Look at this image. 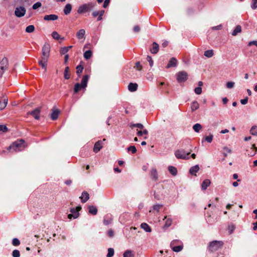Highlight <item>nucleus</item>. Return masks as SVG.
I'll return each instance as SVG.
<instances>
[{
	"instance_id": "2",
	"label": "nucleus",
	"mask_w": 257,
	"mask_h": 257,
	"mask_svg": "<svg viewBox=\"0 0 257 257\" xmlns=\"http://www.w3.org/2000/svg\"><path fill=\"white\" fill-rule=\"evenodd\" d=\"M224 242L222 241L214 240L209 243L208 249L210 252H215L221 248Z\"/></svg>"
},
{
	"instance_id": "38",
	"label": "nucleus",
	"mask_w": 257,
	"mask_h": 257,
	"mask_svg": "<svg viewBox=\"0 0 257 257\" xmlns=\"http://www.w3.org/2000/svg\"><path fill=\"white\" fill-rule=\"evenodd\" d=\"M199 107V104L197 101H194L192 102L191 106V110L194 111L197 110Z\"/></svg>"
},
{
	"instance_id": "51",
	"label": "nucleus",
	"mask_w": 257,
	"mask_h": 257,
	"mask_svg": "<svg viewBox=\"0 0 257 257\" xmlns=\"http://www.w3.org/2000/svg\"><path fill=\"white\" fill-rule=\"evenodd\" d=\"M12 255L13 257H20V253L19 250L15 249L12 252Z\"/></svg>"
},
{
	"instance_id": "29",
	"label": "nucleus",
	"mask_w": 257,
	"mask_h": 257,
	"mask_svg": "<svg viewBox=\"0 0 257 257\" xmlns=\"http://www.w3.org/2000/svg\"><path fill=\"white\" fill-rule=\"evenodd\" d=\"M137 88L138 84L137 83H130L128 85V89L131 92L136 91Z\"/></svg>"
},
{
	"instance_id": "12",
	"label": "nucleus",
	"mask_w": 257,
	"mask_h": 257,
	"mask_svg": "<svg viewBox=\"0 0 257 257\" xmlns=\"http://www.w3.org/2000/svg\"><path fill=\"white\" fill-rule=\"evenodd\" d=\"M41 111L40 108H37L34 110L29 112L28 114L32 115L35 119H39L40 118V113Z\"/></svg>"
},
{
	"instance_id": "22",
	"label": "nucleus",
	"mask_w": 257,
	"mask_h": 257,
	"mask_svg": "<svg viewBox=\"0 0 257 257\" xmlns=\"http://www.w3.org/2000/svg\"><path fill=\"white\" fill-rule=\"evenodd\" d=\"M72 8V5L70 4H67L66 5L63 9L64 14L66 15H69L71 12Z\"/></svg>"
},
{
	"instance_id": "11",
	"label": "nucleus",
	"mask_w": 257,
	"mask_h": 257,
	"mask_svg": "<svg viewBox=\"0 0 257 257\" xmlns=\"http://www.w3.org/2000/svg\"><path fill=\"white\" fill-rule=\"evenodd\" d=\"M106 140L104 139L103 140H99L96 142L93 147V151L95 153H98L102 148L103 145H104V142Z\"/></svg>"
},
{
	"instance_id": "45",
	"label": "nucleus",
	"mask_w": 257,
	"mask_h": 257,
	"mask_svg": "<svg viewBox=\"0 0 257 257\" xmlns=\"http://www.w3.org/2000/svg\"><path fill=\"white\" fill-rule=\"evenodd\" d=\"M35 31V27L34 25H29L26 28V32L29 33H32Z\"/></svg>"
},
{
	"instance_id": "7",
	"label": "nucleus",
	"mask_w": 257,
	"mask_h": 257,
	"mask_svg": "<svg viewBox=\"0 0 257 257\" xmlns=\"http://www.w3.org/2000/svg\"><path fill=\"white\" fill-rule=\"evenodd\" d=\"M188 78V74L185 71H180L176 74V79L179 83L184 82Z\"/></svg>"
},
{
	"instance_id": "47",
	"label": "nucleus",
	"mask_w": 257,
	"mask_h": 257,
	"mask_svg": "<svg viewBox=\"0 0 257 257\" xmlns=\"http://www.w3.org/2000/svg\"><path fill=\"white\" fill-rule=\"evenodd\" d=\"M127 151L131 152L132 154H135L137 152V149L135 146H131L127 148Z\"/></svg>"
},
{
	"instance_id": "27",
	"label": "nucleus",
	"mask_w": 257,
	"mask_h": 257,
	"mask_svg": "<svg viewBox=\"0 0 257 257\" xmlns=\"http://www.w3.org/2000/svg\"><path fill=\"white\" fill-rule=\"evenodd\" d=\"M71 74L70 72V69L68 66L65 67L64 71V77L65 79H69L70 78Z\"/></svg>"
},
{
	"instance_id": "6",
	"label": "nucleus",
	"mask_w": 257,
	"mask_h": 257,
	"mask_svg": "<svg viewBox=\"0 0 257 257\" xmlns=\"http://www.w3.org/2000/svg\"><path fill=\"white\" fill-rule=\"evenodd\" d=\"M9 60L7 57L0 59V77H2L4 72L8 69Z\"/></svg>"
},
{
	"instance_id": "61",
	"label": "nucleus",
	"mask_w": 257,
	"mask_h": 257,
	"mask_svg": "<svg viewBox=\"0 0 257 257\" xmlns=\"http://www.w3.org/2000/svg\"><path fill=\"white\" fill-rule=\"evenodd\" d=\"M111 256H112V248H109L108 249V253L107 254V257Z\"/></svg>"
},
{
	"instance_id": "43",
	"label": "nucleus",
	"mask_w": 257,
	"mask_h": 257,
	"mask_svg": "<svg viewBox=\"0 0 257 257\" xmlns=\"http://www.w3.org/2000/svg\"><path fill=\"white\" fill-rule=\"evenodd\" d=\"M250 133L253 136H257V126L253 125L250 130Z\"/></svg>"
},
{
	"instance_id": "24",
	"label": "nucleus",
	"mask_w": 257,
	"mask_h": 257,
	"mask_svg": "<svg viewBox=\"0 0 257 257\" xmlns=\"http://www.w3.org/2000/svg\"><path fill=\"white\" fill-rule=\"evenodd\" d=\"M89 75H84L81 80V84L84 88L87 86V82L89 79Z\"/></svg>"
},
{
	"instance_id": "21",
	"label": "nucleus",
	"mask_w": 257,
	"mask_h": 257,
	"mask_svg": "<svg viewBox=\"0 0 257 257\" xmlns=\"http://www.w3.org/2000/svg\"><path fill=\"white\" fill-rule=\"evenodd\" d=\"M150 175L152 179L154 181H157L158 179V172L156 169L153 168L151 170Z\"/></svg>"
},
{
	"instance_id": "50",
	"label": "nucleus",
	"mask_w": 257,
	"mask_h": 257,
	"mask_svg": "<svg viewBox=\"0 0 257 257\" xmlns=\"http://www.w3.org/2000/svg\"><path fill=\"white\" fill-rule=\"evenodd\" d=\"M52 36L54 39L56 40H59L60 37L59 34L56 31L52 32Z\"/></svg>"
},
{
	"instance_id": "57",
	"label": "nucleus",
	"mask_w": 257,
	"mask_h": 257,
	"mask_svg": "<svg viewBox=\"0 0 257 257\" xmlns=\"http://www.w3.org/2000/svg\"><path fill=\"white\" fill-rule=\"evenodd\" d=\"M163 207V205L156 204L153 206V209L157 211H159L160 209Z\"/></svg>"
},
{
	"instance_id": "14",
	"label": "nucleus",
	"mask_w": 257,
	"mask_h": 257,
	"mask_svg": "<svg viewBox=\"0 0 257 257\" xmlns=\"http://www.w3.org/2000/svg\"><path fill=\"white\" fill-rule=\"evenodd\" d=\"M80 198L81 199V202L84 203L89 199V195L86 191H84L82 193L81 196Z\"/></svg>"
},
{
	"instance_id": "44",
	"label": "nucleus",
	"mask_w": 257,
	"mask_h": 257,
	"mask_svg": "<svg viewBox=\"0 0 257 257\" xmlns=\"http://www.w3.org/2000/svg\"><path fill=\"white\" fill-rule=\"evenodd\" d=\"M201 128H202V126L199 123H196L193 126V130H194V131L195 132H197V133H198L200 131Z\"/></svg>"
},
{
	"instance_id": "20",
	"label": "nucleus",
	"mask_w": 257,
	"mask_h": 257,
	"mask_svg": "<svg viewBox=\"0 0 257 257\" xmlns=\"http://www.w3.org/2000/svg\"><path fill=\"white\" fill-rule=\"evenodd\" d=\"M210 184L211 181L209 179H206L204 180L201 184L202 190H205L210 186Z\"/></svg>"
},
{
	"instance_id": "64",
	"label": "nucleus",
	"mask_w": 257,
	"mask_h": 257,
	"mask_svg": "<svg viewBox=\"0 0 257 257\" xmlns=\"http://www.w3.org/2000/svg\"><path fill=\"white\" fill-rule=\"evenodd\" d=\"M140 28L139 26H136L134 27V31L135 32L138 33V32H140Z\"/></svg>"
},
{
	"instance_id": "55",
	"label": "nucleus",
	"mask_w": 257,
	"mask_h": 257,
	"mask_svg": "<svg viewBox=\"0 0 257 257\" xmlns=\"http://www.w3.org/2000/svg\"><path fill=\"white\" fill-rule=\"evenodd\" d=\"M8 130V127L5 125H0V132H7Z\"/></svg>"
},
{
	"instance_id": "32",
	"label": "nucleus",
	"mask_w": 257,
	"mask_h": 257,
	"mask_svg": "<svg viewBox=\"0 0 257 257\" xmlns=\"http://www.w3.org/2000/svg\"><path fill=\"white\" fill-rule=\"evenodd\" d=\"M168 170L170 174H171L174 176H176L178 172L176 168L172 166L168 167Z\"/></svg>"
},
{
	"instance_id": "59",
	"label": "nucleus",
	"mask_w": 257,
	"mask_h": 257,
	"mask_svg": "<svg viewBox=\"0 0 257 257\" xmlns=\"http://www.w3.org/2000/svg\"><path fill=\"white\" fill-rule=\"evenodd\" d=\"M135 67L136 68L137 70H139V71L141 70L142 68V65H141L140 62H137L136 63V65H135Z\"/></svg>"
},
{
	"instance_id": "3",
	"label": "nucleus",
	"mask_w": 257,
	"mask_h": 257,
	"mask_svg": "<svg viewBox=\"0 0 257 257\" xmlns=\"http://www.w3.org/2000/svg\"><path fill=\"white\" fill-rule=\"evenodd\" d=\"M170 247L174 251L178 252L183 249V244L181 240L174 239L171 242Z\"/></svg>"
},
{
	"instance_id": "37",
	"label": "nucleus",
	"mask_w": 257,
	"mask_h": 257,
	"mask_svg": "<svg viewBox=\"0 0 257 257\" xmlns=\"http://www.w3.org/2000/svg\"><path fill=\"white\" fill-rule=\"evenodd\" d=\"M84 69L83 65L80 64L76 67V73L78 75V77L80 76L81 73L82 72L83 70Z\"/></svg>"
},
{
	"instance_id": "48",
	"label": "nucleus",
	"mask_w": 257,
	"mask_h": 257,
	"mask_svg": "<svg viewBox=\"0 0 257 257\" xmlns=\"http://www.w3.org/2000/svg\"><path fill=\"white\" fill-rule=\"evenodd\" d=\"M12 244L14 246H18L20 244V241L18 238H15L12 240Z\"/></svg>"
},
{
	"instance_id": "4",
	"label": "nucleus",
	"mask_w": 257,
	"mask_h": 257,
	"mask_svg": "<svg viewBox=\"0 0 257 257\" xmlns=\"http://www.w3.org/2000/svg\"><path fill=\"white\" fill-rule=\"evenodd\" d=\"M94 7V5L91 3L84 4L80 6L77 10L79 14H82L91 11Z\"/></svg>"
},
{
	"instance_id": "58",
	"label": "nucleus",
	"mask_w": 257,
	"mask_h": 257,
	"mask_svg": "<svg viewBox=\"0 0 257 257\" xmlns=\"http://www.w3.org/2000/svg\"><path fill=\"white\" fill-rule=\"evenodd\" d=\"M147 60L149 62L150 66L152 67L153 65V60L152 57L150 56H148L147 57Z\"/></svg>"
},
{
	"instance_id": "39",
	"label": "nucleus",
	"mask_w": 257,
	"mask_h": 257,
	"mask_svg": "<svg viewBox=\"0 0 257 257\" xmlns=\"http://www.w3.org/2000/svg\"><path fill=\"white\" fill-rule=\"evenodd\" d=\"M164 219H166L164 227H169L172 224V220L171 218L165 216Z\"/></svg>"
},
{
	"instance_id": "16",
	"label": "nucleus",
	"mask_w": 257,
	"mask_h": 257,
	"mask_svg": "<svg viewBox=\"0 0 257 257\" xmlns=\"http://www.w3.org/2000/svg\"><path fill=\"white\" fill-rule=\"evenodd\" d=\"M112 221V215L111 214H107L104 217L103 219V223L107 225L109 224Z\"/></svg>"
},
{
	"instance_id": "63",
	"label": "nucleus",
	"mask_w": 257,
	"mask_h": 257,
	"mask_svg": "<svg viewBox=\"0 0 257 257\" xmlns=\"http://www.w3.org/2000/svg\"><path fill=\"white\" fill-rule=\"evenodd\" d=\"M221 28H222V25H218L217 26L213 27L212 28V29L214 30H219L221 29Z\"/></svg>"
},
{
	"instance_id": "56",
	"label": "nucleus",
	"mask_w": 257,
	"mask_h": 257,
	"mask_svg": "<svg viewBox=\"0 0 257 257\" xmlns=\"http://www.w3.org/2000/svg\"><path fill=\"white\" fill-rule=\"evenodd\" d=\"M194 92L196 94H200L202 93V88L201 87H197L194 89Z\"/></svg>"
},
{
	"instance_id": "17",
	"label": "nucleus",
	"mask_w": 257,
	"mask_h": 257,
	"mask_svg": "<svg viewBox=\"0 0 257 257\" xmlns=\"http://www.w3.org/2000/svg\"><path fill=\"white\" fill-rule=\"evenodd\" d=\"M177 59L173 57L170 60L168 64H167V68H169L171 67H176L177 66Z\"/></svg>"
},
{
	"instance_id": "35",
	"label": "nucleus",
	"mask_w": 257,
	"mask_h": 257,
	"mask_svg": "<svg viewBox=\"0 0 257 257\" xmlns=\"http://www.w3.org/2000/svg\"><path fill=\"white\" fill-rule=\"evenodd\" d=\"M82 88H84L81 84L77 83L75 84L74 87V93H78Z\"/></svg>"
},
{
	"instance_id": "8",
	"label": "nucleus",
	"mask_w": 257,
	"mask_h": 257,
	"mask_svg": "<svg viewBox=\"0 0 257 257\" xmlns=\"http://www.w3.org/2000/svg\"><path fill=\"white\" fill-rule=\"evenodd\" d=\"M81 209V206H77L76 208H72L70 209L71 213L68 214V218L70 219L72 218L76 219L79 215V211Z\"/></svg>"
},
{
	"instance_id": "9",
	"label": "nucleus",
	"mask_w": 257,
	"mask_h": 257,
	"mask_svg": "<svg viewBox=\"0 0 257 257\" xmlns=\"http://www.w3.org/2000/svg\"><path fill=\"white\" fill-rule=\"evenodd\" d=\"M26 10L24 7H17L15 10V15L18 18H21L25 16Z\"/></svg>"
},
{
	"instance_id": "41",
	"label": "nucleus",
	"mask_w": 257,
	"mask_h": 257,
	"mask_svg": "<svg viewBox=\"0 0 257 257\" xmlns=\"http://www.w3.org/2000/svg\"><path fill=\"white\" fill-rule=\"evenodd\" d=\"M92 51L91 50H87L84 53V57L85 59L88 60L92 56Z\"/></svg>"
},
{
	"instance_id": "40",
	"label": "nucleus",
	"mask_w": 257,
	"mask_h": 257,
	"mask_svg": "<svg viewBox=\"0 0 257 257\" xmlns=\"http://www.w3.org/2000/svg\"><path fill=\"white\" fill-rule=\"evenodd\" d=\"M214 55V52L213 50H208L205 51L204 53V55L207 58H211Z\"/></svg>"
},
{
	"instance_id": "52",
	"label": "nucleus",
	"mask_w": 257,
	"mask_h": 257,
	"mask_svg": "<svg viewBox=\"0 0 257 257\" xmlns=\"http://www.w3.org/2000/svg\"><path fill=\"white\" fill-rule=\"evenodd\" d=\"M42 6V4L40 2H37L36 3L34 4L32 6V9L33 10H36L39 8H40Z\"/></svg>"
},
{
	"instance_id": "34",
	"label": "nucleus",
	"mask_w": 257,
	"mask_h": 257,
	"mask_svg": "<svg viewBox=\"0 0 257 257\" xmlns=\"http://www.w3.org/2000/svg\"><path fill=\"white\" fill-rule=\"evenodd\" d=\"M241 31V27L240 25H237L232 32V35L233 36H236L238 33Z\"/></svg>"
},
{
	"instance_id": "23",
	"label": "nucleus",
	"mask_w": 257,
	"mask_h": 257,
	"mask_svg": "<svg viewBox=\"0 0 257 257\" xmlns=\"http://www.w3.org/2000/svg\"><path fill=\"white\" fill-rule=\"evenodd\" d=\"M199 170V167L198 165H196L193 167H192L189 170L190 173L194 176H196V173Z\"/></svg>"
},
{
	"instance_id": "1",
	"label": "nucleus",
	"mask_w": 257,
	"mask_h": 257,
	"mask_svg": "<svg viewBox=\"0 0 257 257\" xmlns=\"http://www.w3.org/2000/svg\"><path fill=\"white\" fill-rule=\"evenodd\" d=\"M24 142L22 139L17 140L9 146L8 150L15 152L21 151L24 148Z\"/></svg>"
},
{
	"instance_id": "42",
	"label": "nucleus",
	"mask_w": 257,
	"mask_h": 257,
	"mask_svg": "<svg viewBox=\"0 0 257 257\" xmlns=\"http://www.w3.org/2000/svg\"><path fill=\"white\" fill-rule=\"evenodd\" d=\"M8 103V99H4L3 101H0V110L4 109Z\"/></svg>"
},
{
	"instance_id": "15",
	"label": "nucleus",
	"mask_w": 257,
	"mask_h": 257,
	"mask_svg": "<svg viewBox=\"0 0 257 257\" xmlns=\"http://www.w3.org/2000/svg\"><path fill=\"white\" fill-rule=\"evenodd\" d=\"M142 129H140V130L137 129V135L138 136H142L143 135H145V136L144 137V139H147L148 138L147 135L148 134V131L146 129H144L143 131H142Z\"/></svg>"
},
{
	"instance_id": "13",
	"label": "nucleus",
	"mask_w": 257,
	"mask_h": 257,
	"mask_svg": "<svg viewBox=\"0 0 257 257\" xmlns=\"http://www.w3.org/2000/svg\"><path fill=\"white\" fill-rule=\"evenodd\" d=\"M159 50V45L156 42H153L152 47L150 48V52L152 54H156Z\"/></svg>"
},
{
	"instance_id": "60",
	"label": "nucleus",
	"mask_w": 257,
	"mask_h": 257,
	"mask_svg": "<svg viewBox=\"0 0 257 257\" xmlns=\"http://www.w3.org/2000/svg\"><path fill=\"white\" fill-rule=\"evenodd\" d=\"M69 50H68V48L66 47H64L62 48H61L60 50V53L62 54H65L68 52Z\"/></svg>"
},
{
	"instance_id": "26",
	"label": "nucleus",
	"mask_w": 257,
	"mask_h": 257,
	"mask_svg": "<svg viewBox=\"0 0 257 257\" xmlns=\"http://www.w3.org/2000/svg\"><path fill=\"white\" fill-rule=\"evenodd\" d=\"M88 212L90 214L95 215L97 213V209L96 207L93 205H90L88 206Z\"/></svg>"
},
{
	"instance_id": "25",
	"label": "nucleus",
	"mask_w": 257,
	"mask_h": 257,
	"mask_svg": "<svg viewBox=\"0 0 257 257\" xmlns=\"http://www.w3.org/2000/svg\"><path fill=\"white\" fill-rule=\"evenodd\" d=\"M85 31L84 29L79 30L76 33V37L78 39H82L84 37Z\"/></svg>"
},
{
	"instance_id": "54",
	"label": "nucleus",
	"mask_w": 257,
	"mask_h": 257,
	"mask_svg": "<svg viewBox=\"0 0 257 257\" xmlns=\"http://www.w3.org/2000/svg\"><path fill=\"white\" fill-rule=\"evenodd\" d=\"M226 87L227 88L231 89L234 87V82L232 81H229L226 83Z\"/></svg>"
},
{
	"instance_id": "36",
	"label": "nucleus",
	"mask_w": 257,
	"mask_h": 257,
	"mask_svg": "<svg viewBox=\"0 0 257 257\" xmlns=\"http://www.w3.org/2000/svg\"><path fill=\"white\" fill-rule=\"evenodd\" d=\"M134 252L131 250H127L123 253V257H134Z\"/></svg>"
},
{
	"instance_id": "53",
	"label": "nucleus",
	"mask_w": 257,
	"mask_h": 257,
	"mask_svg": "<svg viewBox=\"0 0 257 257\" xmlns=\"http://www.w3.org/2000/svg\"><path fill=\"white\" fill-rule=\"evenodd\" d=\"M251 8L253 10H255L257 8V0H252L251 3Z\"/></svg>"
},
{
	"instance_id": "30",
	"label": "nucleus",
	"mask_w": 257,
	"mask_h": 257,
	"mask_svg": "<svg viewBox=\"0 0 257 257\" xmlns=\"http://www.w3.org/2000/svg\"><path fill=\"white\" fill-rule=\"evenodd\" d=\"M251 150H252V151L250 152H248L247 153V155L250 157L253 156L255 155L256 152H257V148L255 147V145L254 144H253L250 148Z\"/></svg>"
},
{
	"instance_id": "18",
	"label": "nucleus",
	"mask_w": 257,
	"mask_h": 257,
	"mask_svg": "<svg viewBox=\"0 0 257 257\" xmlns=\"http://www.w3.org/2000/svg\"><path fill=\"white\" fill-rule=\"evenodd\" d=\"M58 19V16L54 14L46 15L44 17V20L45 21H55L57 20Z\"/></svg>"
},
{
	"instance_id": "5",
	"label": "nucleus",
	"mask_w": 257,
	"mask_h": 257,
	"mask_svg": "<svg viewBox=\"0 0 257 257\" xmlns=\"http://www.w3.org/2000/svg\"><path fill=\"white\" fill-rule=\"evenodd\" d=\"M191 151L187 152L184 149H181L177 150L175 153V155L177 159H188L190 158L189 155Z\"/></svg>"
},
{
	"instance_id": "31",
	"label": "nucleus",
	"mask_w": 257,
	"mask_h": 257,
	"mask_svg": "<svg viewBox=\"0 0 257 257\" xmlns=\"http://www.w3.org/2000/svg\"><path fill=\"white\" fill-rule=\"evenodd\" d=\"M141 227L147 232H150L152 231L150 226L146 223H142L141 225Z\"/></svg>"
},
{
	"instance_id": "28",
	"label": "nucleus",
	"mask_w": 257,
	"mask_h": 257,
	"mask_svg": "<svg viewBox=\"0 0 257 257\" xmlns=\"http://www.w3.org/2000/svg\"><path fill=\"white\" fill-rule=\"evenodd\" d=\"M59 113L60 111L58 109L53 110L51 114V119L53 120H56L58 117Z\"/></svg>"
},
{
	"instance_id": "62",
	"label": "nucleus",
	"mask_w": 257,
	"mask_h": 257,
	"mask_svg": "<svg viewBox=\"0 0 257 257\" xmlns=\"http://www.w3.org/2000/svg\"><path fill=\"white\" fill-rule=\"evenodd\" d=\"M248 102V98L246 97L244 99H241L240 102L242 104H246Z\"/></svg>"
},
{
	"instance_id": "49",
	"label": "nucleus",
	"mask_w": 257,
	"mask_h": 257,
	"mask_svg": "<svg viewBox=\"0 0 257 257\" xmlns=\"http://www.w3.org/2000/svg\"><path fill=\"white\" fill-rule=\"evenodd\" d=\"M131 127H138V129L139 130H140V129H143L144 126V125L141 124V123H135V124H133L131 125Z\"/></svg>"
},
{
	"instance_id": "33",
	"label": "nucleus",
	"mask_w": 257,
	"mask_h": 257,
	"mask_svg": "<svg viewBox=\"0 0 257 257\" xmlns=\"http://www.w3.org/2000/svg\"><path fill=\"white\" fill-rule=\"evenodd\" d=\"M48 59L42 58V60L39 61V64L42 67V68L46 69L47 62Z\"/></svg>"
},
{
	"instance_id": "46",
	"label": "nucleus",
	"mask_w": 257,
	"mask_h": 257,
	"mask_svg": "<svg viewBox=\"0 0 257 257\" xmlns=\"http://www.w3.org/2000/svg\"><path fill=\"white\" fill-rule=\"evenodd\" d=\"M213 136L212 135H210L208 136L205 137L202 141L204 140L205 141L209 143H211L213 140Z\"/></svg>"
},
{
	"instance_id": "19",
	"label": "nucleus",
	"mask_w": 257,
	"mask_h": 257,
	"mask_svg": "<svg viewBox=\"0 0 257 257\" xmlns=\"http://www.w3.org/2000/svg\"><path fill=\"white\" fill-rule=\"evenodd\" d=\"M103 14H104L103 11H95L92 13V15L94 18H95V17L98 16V17L97 18V21H100L102 19V16H103Z\"/></svg>"
},
{
	"instance_id": "10",
	"label": "nucleus",
	"mask_w": 257,
	"mask_h": 257,
	"mask_svg": "<svg viewBox=\"0 0 257 257\" xmlns=\"http://www.w3.org/2000/svg\"><path fill=\"white\" fill-rule=\"evenodd\" d=\"M50 50V45L48 43H45L42 48V58L48 59L49 56Z\"/></svg>"
}]
</instances>
